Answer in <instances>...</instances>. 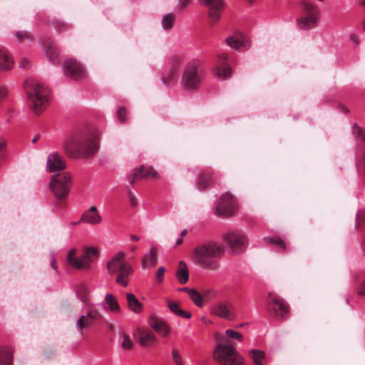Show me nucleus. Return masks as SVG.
Instances as JSON below:
<instances>
[{
    "label": "nucleus",
    "instance_id": "obj_7",
    "mask_svg": "<svg viewBox=\"0 0 365 365\" xmlns=\"http://www.w3.org/2000/svg\"><path fill=\"white\" fill-rule=\"evenodd\" d=\"M200 65V61L192 59L189 61L184 69L182 76V86L187 90L197 89L201 83L202 76L198 68Z\"/></svg>",
    "mask_w": 365,
    "mask_h": 365
},
{
    "label": "nucleus",
    "instance_id": "obj_52",
    "mask_svg": "<svg viewBox=\"0 0 365 365\" xmlns=\"http://www.w3.org/2000/svg\"><path fill=\"white\" fill-rule=\"evenodd\" d=\"M176 75H177V71H173V73H172V76L170 78V80L171 81H175V78H176Z\"/></svg>",
    "mask_w": 365,
    "mask_h": 365
},
{
    "label": "nucleus",
    "instance_id": "obj_5",
    "mask_svg": "<svg viewBox=\"0 0 365 365\" xmlns=\"http://www.w3.org/2000/svg\"><path fill=\"white\" fill-rule=\"evenodd\" d=\"M213 357L220 365H245L242 357L228 343L217 344L214 350Z\"/></svg>",
    "mask_w": 365,
    "mask_h": 365
},
{
    "label": "nucleus",
    "instance_id": "obj_42",
    "mask_svg": "<svg viewBox=\"0 0 365 365\" xmlns=\"http://www.w3.org/2000/svg\"><path fill=\"white\" fill-rule=\"evenodd\" d=\"M6 148V140L0 137V158L3 155V152L5 151Z\"/></svg>",
    "mask_w": 365,
    "mask_h": 365
},
{
    "label": "nucleus",
    "instance_id": "obj_10",
    "mask_svg": "<svg viewBox=\"0 0 365 365\" xmlns=\"http://www.w3.org/2000/svg\"><path fill=\"white\" fill-rule=\"evenodd\" d=\"M304 16L297 19V26L300 29H309L314 26L319 18L318 9L309 2L302 4Z\"/></svg>",
    "mask_w": 365,
    "mask_h": 365
},
{
    "label": "nucleus",
    "instance_id": "obj_21",
    "mask_svg": "<svg viewBox=\"0 0 365 365\" xmlns=\"http://www.w3.org/2000/svg\"><path fill=\"white\" fill-rule=\"evenodd\" d=\"M11 53L4 47H0V69L10 70L14 66Z\"/></svg>",
    "mask_w": 365,
    "mask_h": 365
},
{
    "label": "nucleus",
    "instance_id": "obj_50",
    "mask_svg": "<svg viewBox=\"0 0 365 365\" xmlns=\"http://www.w3.org/2000/svg\"><path fill=\"white\" fill-rule=\"evenodd\" d=\"M130 240L132 241L136 242V241H138L140 240V237L136 236V235H130Z\"/></svg>",
    "mask_w": 365,
    "mask_h": 365
},
{
    "label": "nucleus",
    "instance_id": "obj_15",
    "mask_svg": "<svg viewBox=\"0 0 365 365\" xmlns=\"http://www.w3.org/2000/svg\"><path fill=\"white\" fill-rule=\"evenodd\" d=\"M200 1L209 6V19L212 24L217 22L221 16V11L225 4L222 0H200Z\"/></svg>",
    "mask_w": 365,
    "mask_h": 365
},
{
    "label": "nucleus",
    "instance_id": "obj_30",
    "mask_svg": "<svg viewBox=\"0 0 365 365\" xmlns=\"http://www.w3.org/2000/svg\"><path fill=\"white\" fill-rule=\"evenodd\" d=\"M231 74L232 70L228 66L222 65L216 68V75L222 80L227 78Z\"/></svg>",
    "mask_w": 365,
    "mask_h": 365
},
{
    "label": "nucleus",
    "instance_id": "obj_2",
    "mask_svg": "<svg viewBox=\"0 0 365 365\" xmlns=\"http://www.w3.org/2000/svg\"><path fill=\"white\" fill-rule=\"evenodd\" d=\"M98 133L91 131L71 137L64 143L65 151L73 157L94 154L98 148Z\"/></svg>",
    "mask_w": 365,
    "mask_h": 365
},
{
    "label": "nucleus",
    "instance_id": "obj_51",
    "mask_svg": "<svg viewBox=\"0 0 365 365\" xmlns=\"http://www.w3.org/2000/svg\"><path fill=\"white\" fill-rule=\"evenodd\" d=\"M192 288H188V287H183V288H180L179 289V291L180 292H187V294H189V292L192 289Z\"/></svg>",
    "mask_w": 365,
    "mask_h": 365
},
{
    "label": "nucleus",
    "instance_id": "obj_33",
    "mask_svg": "<svg viewBox=\"0 0 365 365\" xmlns=\"http://www.w3.org/2000/svg\"><path fill=\"white\" fill-rule=\"evenodd\" d=\"M120 343L121 347L125 350L131 349L133 346V341L127 334H123L120 336Z\"/></svg>",
    "mask_w": 365,
    "mask_h": 365
},
{
    "label": "nucleus",
    "instance_id": "obj_24",
    "mask_svg": "<svg viewBox=\"0 0 365 365\" xmlns=\"http://www.w3.org/2000/svg\"><path fill=\"white\" fill-rule=\"evenodd\" d=\"M167 304L172 313L178 317L184 319H190L192 316L190 312L183 310L178 302L168 299Z\"/></svg>",
    "mask_w": 365,
    "mask_h": 365
},
{
    "label": "nucleus",
    "instance_id": "obj_41",
    "mask_svg": "<svg viewBox=\"0 0 365 365\" xmlns=\"http://www.w3.org/2000/svg\"><path fill=\"white\" fill-rule=\"evenodd\" d=\"M355 135L356 138L359 140H365V130H363L360 128L355 127Z\"/></svg>",
    "mask_w": 365,
    "mask_h": 365
},
{
    "label": "nucleus",
    "instance_id": "obj_40",
    "mask_svg": "<svg viewBox=\"0 0 365 365\" xmlns=\"http://www.w3.org/2000/svg\"><path fill=\"white\" fill-rule=\"evenodd\" d=\"M264 240L268 241L269 242L276 244L280 246L282 250L285 249V244L280 238H271L269 237H264Z\"/></svg>",
    "mask_w": 365,
    "mask_h": 365
},
{
    "label": "nucleus",
    "instance_id": "obj_56",
    "mask_svg": "<svg viewBox=\"0 0 365 365\" xmlns=\"http://www.w3.org/2000/svg\"><path fill=\"white\" fill-rule=\"evenodd\" d=\"M163 83L165 86H169V83L165 78L163 79Z\"/></svg>",
    "mask_w": 365,
    "mask_h": 365
},
{
    "label": "nucleus",
    "instance_id": "obj_58",
    "mask_svg": "<svg viewBox=\"0 0 365 365\" xmlns=\"http://www.w3.org/2000/svg\"><path fill=\"white\" fill-rule=\"evenodd\" d=\"M54 263H55V260L53 259V260H52V262H51V266H52V267H53L54 269H56V267H55Z\"/></svg>",
    "mask_w": 365,
    "mask_h": 365
},
{
    "label": "nucleus",
    "instance_id": "obj_55",
    "mask_svg": "<svg viewBox=\"0 0 365 365\" xmlns=\"http://www.w3.org/2000/svg\"><path fill=\"white\" fill-rule=\"evenodd\" d=\"M38 138H39V135H36L34 138V139L32 140V143H35V142L38 139Z\"/></svg>",
    "mask_w": 365,
    "mask_h": 365
},
{
    "label": "nucleus",
    "instance_id": "obj_54",
    "mask_svg": "<svg viewBox=\"0 0 365 365\" xmlns=\"http://www.w3.org/2000/svg\"><path fill=\"white\" fill-rule=\"evenodd\" d=\"M130 199L131 202L133 205H135V198L133 196H131V195H130Z\"/></svg>",
    "mask_w": 365,
    "mask_h": 365
},
{
    "label": "nucleus",
    "instance_id": "obj_38",
    "mask_svg": "<svg viewBox=\"0 0 365 365\" xmlns=\"http://www.w3.org/2000/svg\"><path fill=\"white\" fill-rule=\"evenodd\" d=\"M172 358L175 365H182V358L180 352L177 349H173L172 351Z\"/></svg>",
    "mask_w": 365,
    "mask_h": 365
},
{
    "label": "nucleus",
    "instance_id": "obj_26",
    "mask_svg": "<svg viewBox=\"0 0 365 365\" xmlns=\"http://www.w3.org/2000/svg\"><path fill=\"white\" fill-rule=\"evenodd\" d=\"M128 306L133 312L140 313L143 309V304L139 302L136 297L132 293L126 294Z\"/></svg>",
    "mask_w": 365,
    "mask_h": 365
},
{
    "label": "nucleus",
    "instance_id": "obj_48",
    "mask_svg": "<svg viewBox=\"0 0 365 365\" xmlns=\"http://www.w3.org/2000/svg\"><path fill=\"white\" fill-rule=\"evenodd\" d=\"M28 64L29 61L26 59H23L21 61L19 66L22 68H26Z\"/></svg>",
    "mask_w": 365,
    "mask_h": 365
},
{
    "label": "nucleus",
    "instance_id": "obj_62",
    "mask_svg": "<svg viewBox=\"0 0 365 365\" xmlns=\"http://www.w3.org/2000/svg\"><path fill=\"white\" fill-rule=\"evenodd\" d=\"M363 28H364V30L365 31V20L363 22Z\"/></svg>",
    "mask_w": 365,
    "mask_h": 365
},
{
    "label": "nucleus",
    "instance_id": "obj_25",
    "mask_svg": "<svg viewBox=\"0 0 365 365\" xmlns=\"http://www.w3.org/2000/svg\"><path fill=\"white\" fill-rule=\"evenodd\" d=\"M13 350L11 347L0 346V365H11Z\"/></svg>",
    "mask_w": 365,
    "mask_h": 365
},
{
    "label": "nucleus",
    "instance_id": "obj_4",
    "mask_svg": "<svg viewBox=\"0 0 365 365\" xmlns=\"http://www.w3.org/2000/svg\"><path fill=\"white\" fill-rule=\"evenodd\" d=\"M125 255L119 252L113 256L106 264V268L110 274H118L116 282L124 287L128 285L129 276L133 272V267L125 262Z\"/></svg>",
    "mask_w": 365,
    "mask_h": 365
},
{
    "label": "nucleus",
    "instance_id": "obj_14",
    "mask_svg": "<svg viewBox=\"0 0 365 365\" xmlns=\"http://www.w3.org/2000/svg\"><path fill=\"white\" fill-rule=\"evenodd\" d=\"M63 71L66 76L73 79H80L86 76L83 67L80 63L73 59H68L64 62Z\"/></svg>",
    "mask_w": 365,
    "mask_h": 365
},
{
    "label": "nucleus",
    "instance_id": "obj_32",
    "mask_svg": "<svg viewBox=\"0 0 365 365\" xmlns=\"http://www.w3.org/2000/svg\"><path fill=\"white\" fill-rule=\"evenodd\" d=\"M189 297L192 301L199 307H202L203 299L201 294L195 289H192L189 292Z\"/></svg>",
    "mask_w": 365,
    "mask_h": 365
},
{
    "label": "nucleus",
    "instance_id": "obj_3",
    "mask_svg": "<svg viewBox=\"0 0 365 365\" xmlns=\"http://www.w3.org/2000/svg\"><path fill=\"white\" fill-rule=\"evenodd\" d=\"M24 88L32 110L36 113H41L48 106L50 102L48 88L33 78H29L25 81Z\"/></svg>",
    "mask_w": 365,
    "mask_h": 365
},
{
    "label": "nucleus",
    "instance_id": "obj_23",
    "mask_svg": "<svg viewBox=\"0 0 365 365\" xmlns=\"http://www.w3.org/2000/svg\"><path fill=\"white\" fill-rule=\"evenodd\" d=\"M140 338L138 340L139 344L143 347L151 346L154 344L156 337L149 331L138 329Z\"/></svg>",
    "mask_w": 365,
    "mask_h": 365
},
{
    "label": "nucleus",
    "instance_id": "obj_39",
    "mask_svg": "<svg viewBox=\"0 0 365 365\" xmlns=\"http://www.w3.org/2000/svg\"><path fill=\"white\" fill-rule=\"evenodd\" d=\"M165 272V269L164 267H159L155 273V279L158 284L163 283L164 280V273Z\"/></svg>",
    "mask_w": 365,
    "mask_h": 365
},
{
    "label": "nucleus",
    "instance_id": "obj_6",
    "mask_svg": "<svg viewBox=\"0 0 365 365\" xmlns=\"http://www.w3.org/2000/svg\"><path fill=\"white\" fill-rule=\"evenodd\" d=\"M76 249L69 250L67 256L68 264L77 269H86L90 267L91 263L98 257V250L96 247H88L84 250L83 255L78 257H74Z\"/></svg>",
    "mask_w": 365,
    "mask_h": 365
},
{
    "label": "nucleus",
    "instance_id": "obj_11",
    "mask_svg": "<svg viewBox=\"0 0 365 365\" xmlns=\"http://www.w3.org/2000/svg\"><path fill=\"white\" fill-rule=\"evenodd\" d=\"M211 314L221 319L232 321L237 317L235 306L230 301H220L215 303L211 309Z\"/></svg>",
    "mask_w": 365,
    "mask_h": 365
},
{
    "label": "nucleus",
    "instance_id": "obj_60",
    "mask_svg": "<svg viewBox=\"0 0 365 365\" xmlns=\"http://www.w3.org/2000/svg\"><path fill=\"white\" fill-rule=\"evenodd\" d=\"M79 223H80V222H78H78H72V223H71V225L75 226V225H78V224H79Z\"/></svg>",
    "mask_w": 365,
    "mask_h": 365
},
{
    "label": "nucleus",
    "instance_id": "obj_37",
    "mask_svg": "<svg viewBox=\"0 0 365 365\" xmlns=\"http://www.w3.org/2000/svg\"><path fill=\"white\" fill-rule=\"evenodd\" d=\"M211 181V178L208 175L202 174L199 179V187L201 189L206 188Z\"/></svg>",
    "mask_w": 365,
    "mask_h": 365
},
{
    "label": "nucleus",
    "instance_id": "obj_63",
    "mask_svg": "<svg viewBox=\"0 0 365 365\" xmlns=\"http://www.w3.org/2000/svg\"><path fill=\"white\" fill-rule=\"evenodd\" d=\"M361 4L365 6V0H361Z\"/></svg>",
    "mask_w": 365,
    "mask_h": 365
},
{
    "label": "nucleus",
    "instance_id": "obj_29",
    "mask_svg": "<svg viewBox=\"0 0 365 365\" xmlns=\"http://www.w3.org/2000/svg\"><path fill=\"white\" fill-rule=\"evenodd\" d=\"M176 277L178 282L183 284L189 280V273L185 263L180 261L179 263V269L176 272Z\"/></svg>",
    "mask_w": 365,
    "mask_h": 365
},
{
    "label": "nucleus",
    "instance_id": "obj_19",
    "mask_svg": "<svg viewBox=\"0 0 365 365\" xmlns=\"http://www.w3.org/2000/svg\"><path fill=\"white\" fill-rule=\"evenodd\" d=\"M102 217L97 210L96 206H91L88 210L85 211L78 222H86L92 225L100 224Z\"/></svg>",
    "mask_w": 365,
    "mask_h": 365
},
{
    "label": "nucleus",
    "instance_id": "obj_46",
    "mask_svg": "<svg viewBox=\"0 0 365 365\" xmlns=\"http://www.w3.org/2000/svg\"><path fill=\"white\" fill-rule=\"evenodd\" d=\"M191 0H178V5L181 9L185 8Z\"/></svg>",
    "mask_w": 365,
    "mask_h": 365
},
{
    "label": "nucleus",
    "instance_id": "obj_36",
    "mask_svg": "<svg viewBox=\"0 0 365 365\" xmlns=\"http://www.w3.org/2000/svg\"><path fill=\"white\" fill-rule=\"evenodd\" d=\"M225 334L227 337L230 339H236L237 341L241 342L243 340V336L240 332H237L233 329H227L225 331Z\"/></svg>",
    "mask_w": 365,
    "mask_h": 365
},
{
    "label": "nucleus",
    "instance_id": "obj_59",
    "mask_svg": "<svg viewBox=\"0 0 365 365\" xmlns=\"http://www.w3.org/2000/svg\"><path fill=\"white\" fill-rule=\"evenodd\" d=\"M51 49H53L51 47H48V48H47V51H46V54L47 56H48V55H49V54H48V51H49V50H51Z\"/></svg>",
    "mask_w": 365,
    "mask_h": 365
},
{
    "label": "nucleus",
    "instance_id": "obj_45",
    "mask_svg": "<svg viewBox=\"0 0 365 365\" xmlns=\"http://www.w3.org/2000/svg\"><path fill=\"white\" fill-rule=\"evenodd\" d=\"M186 232H186L185 230H183L181 231L180 237L175 242V245H180L182 242L183 237L186 235Z\"/></svg>",
    "mask_w": 365,
    "mask_h": 365
},
{
    "label": "nucleus",
    "instance_id": "obj_35",
    "mask_svg": "<svg viewBox=\"0 0 365 365\" xmlns=\"http://www.w3.org/2000/svg\"><path fill=\"white\" fill-rule=\"evenodd\" d=\"M89 319L91 323H94L101 319L102 317L99 312L96 309H91L86 315Z\"/></svg>",
    "mask_w": 365,
    "mask_h": 365
},
{
    "label": "nucleus",
    "instance_id": "obj_43",
    "mask_svg": "<svg viewBox=\"0 0 365 365\" xmlns=\"http://www.w3.org/2000/svg\"><path fill=\"white\" fill-rule=\"evenodd\" d=\"M125 111L123 108H119L117 111V117L120 121L125 120Z\"/></svg>",
    "mask_w": 365,
    "mask_h": 365
},
{
    "label": "nucleus",
    "instance_id": "obj_61",
    "mask_svg": "<svg viewBox=\"0 0 365 365\" xmlns=\"http://www.w3.org/2000/svg\"><path fill=\"white\" fill-rule=\"evenodd\" d=\"M130 249H131L132 252H135L136 250V247L133 246V247H131Z\"/></svg>",
    "mask_w": 365,
    "mask_h": 365
},
{
    "label": "nucleus",
    "instance_id": "obj_31",
    "mask_svg": "<svg viewBox=\"0 0 365 365\" xmlns=\"http://www.w3.org/2000/svg\"><path fill=\"white\" fill-rule=\"evenodd\" d=\"M175 21L174 14L169 13L163 16L162 19V26L164 30L170 29Z\"/></svg>",
    "mask_w": 365,
    "mask_h": 365
},
{
    "label": "nucleus",
    "instance_id": "obj_47",
    "mask_svg": "<svg viewBox=\"0 0 365 365\" xmlns=\"http://www.w3.org/2000/svg\"><path fill=\"white\" fill-rule=\"evenodd\" d=\"M16 36L18 38H23L27 37V33L25 31H17Z\"/></svg>",
    "mask_w": 365,
    "mask_h": 365
},
{
    "label": "nucleus",
    "instance_id": "obj_44",
    "mask_svg": "<svg viewBox=\"0 0 365 365\" xmlns=\"http://www.w3.org/2000/svg\"><path fill=\"white\" fill-rule=\"evenodd\" d=\"M7 94V89L4 86H0V102L3 101Z\"/></svg>",
    "mask_w": 365,
    "mask_h": 365
},
{
    "label": "nucleus",
    "instance_id": "obj_12",
    "mask_svg": "<svg viewBox=\"0 0 365 365\" xmlns=\"http://www.w3.org/2000/svg\"><path fill=\"white\" fill-rule=\"evenodd\" d=\"M237 209L235 197L229 192L224 193L217 204L215 212L219 216L227 217L233 215Z\"/></svg>",
    "mask_w": 365,
    "mask_h": 365
},
{
    "label": "nucleus",
    "instance_id": "obj_53",
    "mask_svg": "<svg viewBox=\"0 0 365 365\" xmlns=\"http://www.w3.org/2000/svg\"><path fill=\"white\" fill-rule=\"evenodd\" d=\"M360 294H365V283L363 284L362 289L359 292Z\"/></svg>",
    "mask_w": 365,
    "mask_h": 365
},
{
    "label": "nucleus",
    "instance_id": "obj_8",
    "mask_svg": "<svg viewBox=\"0 0 365 365\" xmlns=\"http://www.w3.org/2000/svg\"><path fill=\"white\" fill-rule=\"evenodd\" d=\"M50 187L54 196L59 200L65 199L71 188V180L68 174L56 173L51 176Z\"/></svg>",
    "mask_w": 365,
    "mask_h": 365
},
{
    "label": "nucleus",
    "instance_id": "obj_64",
    "mask_svg": "<svg viewBox=\"0 0 365 365\" xmlns=\"http://www.w3.org/2000/svg\"><path fill=\"white\" fill-rule=\"evenodd\" d=\"M249 1L250 4H252L253 3L254 0H247Z\"/></svg>",
    "mask_w": 365,
    "mask_h": 365
},
{
    "label": "nucleus",
    "instance_id": "obj_16",
    "mask_svg": "<svg viewBox=\"0 0 365 365\" xmlns=\"http://www.w3.org/2000/svg\"><path fill=\"white\" fill-rule=\"evenodd\" d=\"M66 168V163L63 158L56 152L48 155L46 161V170L51 173L63 170Z\"/></svg>",
    "mask_w": 365,
    "mask_h": 365
},
{
    "label": "nucleus",
    "instance_id": "obj_49",
    "mask_svg": "<svg viewBox=\"0 0 365 365\" xmlns=\"http://www.w3.org/2000/svg\"><path fill=\"white\" fill-rule=\"evenodd\" d=\"M218 58L220 60L226 61L228 59V56L227 54L222 53L218 55Z\"/></svg>",
    "mask_w": 365,
    "mask_h": 365
},
{
    "label": "nucleus",
    "instance_id": "obj_13",
    "mask_svg": "<svg viewBox=\"0 0 365 365\" xmlns=\"http://www.w3.org/2000/svg\"><path fill=\"white\" fill-rule=\"evenodd\" d=\"M268 309L272 310L277 316L285 318L289 312V307L277 294L269 293L267 299Z\"/></svg>",
    "mask_w": 365,
    "mask_h": 365
},
{
    "label": "nucleus",
    "instance_id": "obj_17",
    "mask_svg": "<svg viewBox=\"0 0 365 365\" xmlns=\"http://www.w3.org/2000/svg\"><path fill=\"white\" fill-rule=\"evenodd\" d=\"M227 44L233 49L245 51L250 46V42L246 40L241 33H236L227 38Z\"/></svg>",
    "mask_w": 365,
    "mask_h": 365
},
{
    "label": "nucleus",
    "instance_id": "obj_9",
    "mask_svg": "<svg viewBox=\"0 0 365 365\" xmlns=\"http://www.w3.org/2000/svg\"><path fill=\"white\" fill-rule=\"evenodd\" d=\"M222 242L228 247L229 251L234 254L241 253L247 245L245 235L237 230L226 232L222 237Z\"/></svg>",
    "mask_w": 365,
    "mask_h": 365
},
{
    "label": "nucleus",
    "instance_id": "obj_18",
    "mask_svg": "<svg viewBox=\"0 0 365 365\" xmlns=\"http://www.w3.org/2000/svg\"><path fill=\"white\" fill-rule=\"evenodd\" d=\"M150 177L156 179L158 178V174L150 167L142 166L139 170H134L133 173L128 176V181L133 184L137 180L148 178Z\"/></svg>",
    "mask_w": 365,
    "mask_h": 365
},
{
    "label": "nucleus",
    "instance_id": "obj_22",
    "mask_svg": "<svg viewBox=\"0 0 365 365\" xmlns=\"http://www.w3.org/2000/svg\"><path fill=\"white\" fill-rule=\"evenodd\" d=\"M102 305L107 311L112 312H119L120 311L117 299L110 293L106 294L105 299L102 302Z\"/></svg>",
    "mask_w": 365,
    "mask_h": 365
},
{
    "label": "nucleus",
    "instance_id": "obj_1",
    "mask_svg": "<svg viewBox=\"0 0 365 365\" xmlns=\"http://www.w3.org/2000/svg\"><path fill=\"white\" fill-rule=\"evenodd\" d=\"M224 254V250L217 242L208 240L195 245L190 253L191 260L197 265L210 270L218 268L216 259Z\"/></svg>",
    "mask_w": 365,
    "mask_h": 365
},
{
    "label": "nucleus",
    "instance_id": "obj_27",
    "mask_svg": "<svg viewBox=\"0 0 365 365\" xmlns=\"http://www.w3.org/2000/svg\"><path fill=\"white\" fill-rule=\"evenodd\" d=\"M149 324L158 334H161L165 337L167 336L170 333V329L166 326V324L156 319H151L149 322Z\"/></svg>",
    "mask_w": 365,
    "mask_h": 365
},
{
    "label": "nucleus",
    "instance_id": "obj_57",
    "mask_svg": "<svg viewBox=\"0 0 365 365\" xmlns=\"http://www.w3.org/2000/svg\"><path fill=\"white\" fill-rule=\"evenodd\" d=\"M202 319V322H204L205 323H207V322H208V321L207 320V318H206V317H202V319ZM209 322H210L209 321Z\"/></svg>",
    "mask_w": 365,
    "mask_h": 365
},
{
    "label": "nucleus",
    "instance_id": "obj_34",
    "mask_svg": "<svg viewBox=\"0 0 365 365\" xmlns=\"http://www.w3.org/2000/svg\"><path fill=\"white\" fill-rule=\"evenodd\" d=\"M91 324L89 319L86 315H81L76 322L77 329L83 333V331Z\"/></svg>",
    "mask_w": 365,
    "mask_h": 365
},
{
    "label": "nucleus",
    "instance_id": "obj_28",
    "mask_svg": "<svg viewBox=\"0 0 365 365\" xmlns=\"http://www.w3.org/2000/svg\"><path fill=\"white\" fill-rule=\"evenodd\" d=\"M250 357L254 365H264L266 362L265 352L259 349H252L250 351Z\"/></svg>",
    "mask_w": 365,
    "mask_h": 365
},
{
    "label": "nucleus",
    "instance_id": "obj_20",
    "mask_svg": "<svg viewBox=\"0 0 365 365\" xmlns=\"http://www.w3.org/2000/svg\"><path fill=\"white\" fill-rule=\"evenodd\" d=\"M158 262V254L155 247H151L142 258L141 265L143 269L155 266Z\"/></svg>",
    "mask_w": 365,
    "mask_h": 365
}]
</instances>
